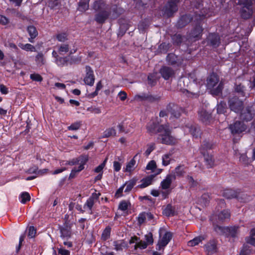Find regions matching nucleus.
<instances>
[{
  "mask_svg": "<svg viewBox=\"0 0 255 255\" xmlns=\"http://www.w3.org/2000/svg\"><path fill=\"white\" fill-rule=\"evenodd\" d=\"M93 8L96 11H99L95 17V20L99 23H103L108 18L115 19L119 15L116 6L111 8L109 5L102 0L96 1L93 4Z\"/></svg>",
  "mask_w": 255,
  "mask_h": 255,
  "instance_id": "1",
  "label": "nucleus"
},
{
  "mask_svg": "<svg viewBox=\"0 0 255 255\" xmlns=\"http://www.w3.org/2000/svg\"><path fill=\"white\" fill-rule=\"evenodd\" d=\"M157 131L159 133L157 138L158 142L167 145H173L177 143V139L171 134V129L168 124L160 125Z\"/></svg>",
  "mask_w": 255,
  "mask_h": 255,
  "instance_id": "2",
  "label": "nucleus"
},
{
  "mask_svg": "<svg viewBox=\"0 0 255 255\" xmlns=\"http://www.w3.org/2000/svg\"><path fill=\"white\" fill-rule=\"evenodd\" d=\"M219 78L215 73L211 74L207 80V88L210 90L213 95L218 96L221 94L223 89V83L221 82L219 83Z\"/></svg>",
  "mask_w": 255,
  "mask_h": 255,
  "instance_id": "3",
  "label": "nucleus"
},
{
  "mask_svg": "<svg viewBox=\"0 0 255 255\" xmlns=\"http://www.w3.org/2000/svg\"><path fill=\"white\" fill-rule=\"evenodd\" d=\"M255 0H239L238 3L242 5L241 16L245 19L249 18L253 14V5Z\"/></svg>",
  "mask_w": 255,
  "mask_h": 255,
  "instance_id": "4",
  "label": "nucleus"
},
{
  "mask_svg": "<svg viewBox=\"0 0 255 255\" xmlns=\"http://www.w3.org/2000/svg\"><path fill=\"white\" fill-rule=\"evenodd\" d=\"M230 212L228 210H224L220 212L218 215H212L210 220L212 222L214 228L219 226L218 224L221 223L229 219L230 218Z\"/></svg>",
  "mask_w": 255,
  "mask_h": 255,
  "instance_id": "5",
  "label": "nucleus"
},
{
  "mask_svg": "<svg viewBox=\"0 0 255 255\" xmlns=\"http://www.w3.org/2000/svg\"><path fill=\"white\" fill-rule=\"evenodd\" d=\"M215 231L219 233H226L228 237L235 238L239 232V227H223L216 226Z\"/></svg>",
  "mask_w": 255,
  "mask_h": 255,
  "instance_id": "6",
  "label": "nucleus"
},
{
  "mask_svg": "<svg viewBox=\"0 0 255 255\" xmlns=\"http://www.w3.org/2000/svg\"><path fill=\"white\" fill-rule=\"evenodd\" d=\"M204 16L202 15L200 16L199 21H198L197 24L192 29L190 33V37L191 38H195L196 40H198L201 38L202 35L203 28L202 26V21L203 20Z\"/></svg>",
  "mask_w": 255,
  "mask_h": 255,
  "instance_id": "7",
  "label": "nucleus"
},
{
  "mask_svg": "<svg viewBox=\"0 0 255 255\" xmlns=\"http://www.w3.org/2000/svg\"><path fill=\"white\" fill-rule=\"evenodd\" d=\"M228 104L230 109L236 113L240 112L243 108V102L236 96L230 98Z\"/></svg>",
  "mask_w": 255,
  "mask_h": 255,
  "instance_id": "8",
  "label": "nucleus"
},
{
  "mask_svg": "<svg viewBox=\"0 0 255 255\" xmlns=\"http://www.w3.org/2000/svg\"><path fill=\"white\" fill-rule=\"evenodd\" d=\"M100 195V193H93L84 205V209L85 210H88L91 214L93 213L92 208L95 203L98 200Z\"/></svg>",
  "mask_w": 255,
  "mask_h": 255,
  "instance_id": "9",
  "label": "nucleus"
},
{
  "mask_svg": "<svg viewBox=\"0 0 255 255\" xmlns=\"http://www.w3.org/2000/svg\"><path fill=\"white\" fill-rule=\"evenodd\" d=\"M160 122L161 121H159V119L157 117L152 119L147 125L146 128L147 131L152 134L158 133L157 129L158 127L160 126L159 125Z\"/></svg>",
  "mask_w": 255,
  "mask_h": 255,
  "instance_id": "10",
  "label": "nucleus"
},
{
  "mask_svg": "<svg viewBox=\"0 0 255 255\" xmlns=\"http://www.w3.org/2000/svg\"><path fill=\"white\" fill-rule=\"evenodd\" d=\"M252 107H247L246 109L241 110L240 119L243 121L248 122L252 120L254 115Z\"/></svg>",
  "mask_w": 255,
  "mask_h": 255,
  "instance_id": "11",
  "label": "nucleus"
},
{
  "mask_svg": "<svg viewBox=\"0 0 255 255\" xmlns=\"http://www.w3.org/2000/svg\"><path fill=\"white\" fill-rule=\"evenodd\" d=\"M86 75L84 81L86 85L92 86L94 85L95 82V76L94 71L89 66H86Z\"/></svg>",
  "mask_w": 255,
  "mask_h": 255,
  "instance_id": "12",
  "label": "nucleus"
},
{
  "mask_svg": "<svg viewBox=\"0 0 255 255\" xmlns=\"http://www.w3.org/2000/svg\"><path fill=\"white\" fill-rule=\"evenodd\" d=\"M72 225L69 224H65L62 226L59 227L60 237L63 239L70 238L72 235Z\"/></svg>",
  "mask_w": 255,
  "mask_h": 255,
  "instance_id": "13",
  "label": "nucleus"
},
{
  "mask_svg": "<svg viewBox=\"0 0 255 255\" xmlns=\"http://www.w3.org/2000/svg\"><path fill=\"white\" fill-rule=\"evenodd\" d=\"M230 128L232 133H240L246 129L247 126L242 122H236L230 126Z\"/></svg>",
  "mask_w": 255,
  "mask_h": 255,
  "instance_id": "14",
  "label": "nucleus"
},
{
  "mask_svg": "<svg viewBox=\"0 0 255 255\" xmlns=\"http://www.w3.org/2000/svg\"><path fill=\"white\" fill-rule=\"evenodd\" d=\"M160 99L159 97L153 96L145 93L136 95L134 97V100L138 101L147 100L149 102L157 101Z\"/></svg>",
  "mask_w": 255,
  "mask_h": 255,
  "instance_id": "15",
  "label": "nucleus"
},
{
  "mask_svg": "<svg viewBox=\"0 0 255 255\" xmlns=\"http://www.w3.org/2000/svg\"><path fill=\"white\" fill-rule=\"evenodd\" d=\"M241 193L237 191L231 189H226L223 191L222 195L227 199H232L236 198L240 200Z\"/></svg>",
  "mask_w": 255,
  "mask_h": 255,
  "instance_id": "16",
  "label": "nucleus"
},
{
  "mask_svg": "<svg viewBox=\"0 0 255 255\" xmlns=\"http://www.w3.org/2000/svg\"><path fill=\"white\" fill-rule=\"evenodd\" d=\"M172 238V234L170 232H166L161 239L159 241L158 246L159 249L165 247Z\"/></svg>",
  "mask_w": 255,
  "mask_h": 255,
  "instance_id": "17",
  "label": "nucleus"
},
{
  "mask_svg": "<svg viewBox=\"0 0 255 255\" xmlns=\"http://www.w3.org/2000/svg\"><path fill=\"white\" fill-rule=\"evenodd\" d=\"M160 73L165 80L169 79L174 75V70L171 68L167 66L162 67L160 70Z\"/></svg>",
  "mask_w": 255,
  "mask_h": 255,
  "instance_id": "18",
  "label": "nucleus"
},
{
  "mask_svg": "<svg viewBox=\"0 0 255 255\" xmlns=\"http://www.w3.org/2000/svg\"><path fill=\"white\" fill-rule=\"evenodd\" d=\"M175 180V175L172 174L167 175L165 179L161 182V186L163 189H168L172 182Z\"/></svg>",
  "mask_w": 255,
  "mask_h": 255,
  "instance_id": "19",
  "label": "nucleus"
},
{
  "mask_svg": "<svg viewBox=\"0 0 255 255\" xmlns=\"http://www.w3.org/2000/svg\"><path fill=\"white\" fill-rule=\"evenodd\" d=\"M206 252L208 255H212L217 251V244L215 241H211L205 245Z\"/></svg>",
  "mask_w": 255,
  "mask_h": 255,
  "instance_id": "20",
  "label": "nucleus"
},
{
  "mask_svg": "<svg viewBox=\"0 0 255 255\" xmlns=\"http://www.w3.org/2000/svg\"><path fill=\"white\" fill-rule=\"evenodd\" d=\"M184 132L186 133H190L193 136L197 137L199 134V129L192 125H187L184 128Z\"/></svg>",
  "mask_w": 255,
  "mask_h": 255,
  "instance_id": "21",
  "label": "nucleus"
},
{
  "mask_svg": "<svg viewBox=\"0 0 255 255\" xmlns=\"http://www.w3.org/2000/svg\"><path fill=\"white\" fill-rule=\"evenodd\" d=\"M162 214L166 217L174 216L176 214L175 207L168 204L165 207H163Z\"/></svg>",
  "mask_w": 255,
  "mask_h": 255,
  "instance_id": "22",
  "label": "nucleus"
},
{
  "mask_svg": "<svg viewBox=\"0 0 255 255\" xmlns=\"http://www.w3.org/2000/svg\"><path fill=\"white\" fill-rule=\"evenodd\" d=\"M208 43L213 46H218L220 44V37L218 34L210 33L207 37Z\"/></svg>",
  "mask_w": 255,
  "mask_h": 255,
  "instance_id": "23",
  "label": "nucleus"
},
{
  "mask_svg": "<svg viewBox=\"0 0 255 255\" xmlns=\"http://www.w3.org/2000/svg\"><path fill=\"white\" fill-rule=\"evenodd\" d=\"M155 177V175H149L141 180V184L138 185L139 188H144L152 184L153 179Z\"/></svg>",
  "mask_w": 255,
  "mask_h": 255,
  "instance_id": "24",
  "label": "nucleus"
},
{
  "mask_svg": "<svg viewBox=\"0 0 255 255\" xmlns=\"http://www.w3.org/2000/svg\"><path fill=\"white\" fill-rule=\"evenodd\" d=\"M27 31L30 36L28 38V41L30 42L33 43V39L38 35V31L36 27L33 25H29L27 27Z\"/></svg>",
  "mask_w": 255,
  "mask_h": 255,
  "instance_id": "25",
  "label": "nucleus"
},
{
  "mask_svg": "<svg viewBox=\"0 0 255 255\" xmlns=\"http://www.w3.org/2000/svg\"><path fill=\"white\" fill-rule=\"evenodd\" d=\"M204 147H202L200 149V152L202 154V156L200 158H204V159L207 160L209 158V153L204 149H211L213 145L209 142H206L203 145Z\"/></svg>",
  "mask_w": 255,
  "mask_h": 255,
  "instance_id": "26",
  "label": "nucleus"
},
{
  "mask_svg": "<svg viewBox=\"0 0 255 255\" xmlns=\"http://www.w3.org/2000/svg\"><path fill=\"white\" fill-rule=\"evenodd\" d=\"M86 160H81V163L78 167H75L71 171V172L69 175L70 178H74L77 173L80 172L84 168V165L86 164Z\"/></svg>",
  "mask_w": 255,
  "mask_h": 255,
  "instance_id": "27",
  "label": "nucleus"
},
{
  "mask_svg": "<svg viewBox=\"0 0 255 255\" xmlns=\"http://www.w3.org/2000/svg\"><path fill=\"white\" fill-rule=\"evenodd\" d=\"M137 181V179L134 177L132 178L131 180L126 182L123 186H124V188L126 187L125 189V192L128 193L129 192L133 186L136 184V183Z\"/></svg>",
  "mask_w": 255,
  "mask_h": 255,
  "instance_id": "28",
  "label": "nucleus"
},
{
  "mask_svg": "<svg viewBox=\"0 0 255 255\" xmlns=\"http://www.w3.org/2000/svg\"><path fill=\"white\" fill-rule=\"evenodd\" d=\"M35 62L37 66L41 67L46 63V59L42 52H38L35 58Z\"/></svg>",
  "mask_w": 255,
  "mask_h": 255,
  "instance_id": "29",
  "label": "nucleus"
},
{
  "mask_svg": "<svg viewBox=\"0 0 255 255\" xmlns=\"http://www.w3.org/2000/svg\"><path fill=\"white\" fill-rule=\"evenodd\" d=\"M192 19V18L189 15H184L181 16L178 20L177 24L179 27H182L185 26L186 24L189 23Z\"/></svg>",
  "mask_w": 255,
  "mask_h": 255,
  "instance_id": "30",
  "label": "nucleus"
},
{
  "mask_svg": "<svg viewBox=\"0 0 255 255\" xmlns=\"http://www.w3.org/2000/svg\"><path fill=\"white\" fill-rule=\"evenodd\" d=\"M90 0H80L78 3V10L84 12L89 8Z\"/></svg>",
  "mask_w": 255,
  "mask_h": 255,
  "instance_id": "31",
  "label": "nucleus"
},
{
  "mask_svg": "<svg viewBox=\"0 0 255 255\" xmlns=\"http://www.w3.org/2000/svg\"><path fill=\"white\" fill-rule=\"evenodd\" d=\"M18 46L22 49V50H25L26 51H30V52H35L36 48L35 47L29 43L23 44V43H19Z\"/></svg>",
  "mask_w": 255,
  "mask_h": 255,
  "instance_id": "32",
  "label": "nucleus"
},
{
  "mask_svg": "<svg viewBox=\"0 0 255 255\" xmlns=\"http://www.w3.org/2000/svg\"><path fill=\"white\" fill-rule=\"evenodd\" d=\"M171 107V105H169L167 107V111L168 113H170L172 116L175 118H178L180 116V113L178 111V109L181 110L180 108H178L177 106L173 105V107L171 111L169 110V109Z\"/></svg>",
  "mask_w": 255,
  "mask_h": 255,
  "instance_id": "33",
  "label": "nucleus"
},
{
  "mask_svg": "<svg viewBox=\"0 0 255 255\" xmlns=\"http://www.w3.org/2000/svg\"><path fill=\"white\" fill-rule=\"evenodd\" d=\"M111 232V228L110 226H108L106 227V228L104 230L102 235H101V240L103 241H106L110 238Z\"/></svg>",
  "mask_w": 255,
  "mask_h": 255,
  "instance_id": "34",
  "label": "nucleus"
},
{
  "mask_svg": "<svg viewBox=\"0 0 255 255\" xmlns=\"http://www.w3.org/2000/svg\"><path fill=\"white\" fill-rule=\"evenodd\" d=\"M136 166L137 164H136L135 160H130V161L127 164L125 171L131 173L135 169Z\"/></svg>",
  "mask_w": 255,
  "mask_h": 255,
  "instance_id": "35",
  "label": "nucleus"
},
{
  "mask_svg": "<svg viewBox=\"0 0 255 255\" xmlns=\"http://www.w3.org/2000/svg\"><path fill=\"white\" fill-rule=\"evenodd\" d=\"M113 245L116 251H122L125 247V243L123 240L116 241L114 242Z\"/></svg>",
  "mask_w": 255,
  "mask_h": 255,
  "instance_id": "36",
  "label": "nucleus"
},
{
  "mask_svg": "<svg viewBox=\"0 0 255 255\" xmlns=\"http://www.w3.org/2000/svg\"><path fill=\"white\" fill-rule=\"evenodd\" d=\"M116 134V131L114 128H111L107 129L104 132L103 137H109L111 136H115Z\"/></svg>",
  "mask_w": 255,
  "mask_h": 255,
  "instance_id": "37",
  "label": "nucleus"
},
{
  "mask_svg": "<svg viewBox=\"0 0 255 255\" xmlns=\"http://www.w3.org/2000/svg\"><path fill=\"white\" fill-rule=\"evenodd\" d=\"M227 109L226 103L224 102H221L217 106V110L218 114H224Z\"/></svg>",
  "mask_w": 255,
  "mask_h": 255,
  "instance_id": "38",
  "label": "nucleus"
},
{
  "mask_svg": "<svg viewBox=\"0 0 255 255\" xmlns=\"http://www.w3.org/2000/svg\"><path fill=\"white\" fill-rule=\"evenodd\" d=\"M203 238L201 237H197L193 239V240H191L189 241L187 245L189 247H193L195 246H196L199 244V243L202 242Z\"/></svg>",
  "mask_w": 255,
  "mask_h": 255,
  "instance_id": "39",
  "label": "nucleus"
},
{
  "mask_svg": "<svg viewBox=\"0 0 255 255\" xmlns=\"http://www.w3.org/2000/svg\"><path fill=\"white\" fill-rule=\"evenodd\" d=\"M155 148V144L154 143H150L147 145V149L144 152L143 157L147 158L150 153Z\"/></svg>",
  "mask_w": 255,
  "mask_h": 255,
  "instance_id": "40",
  "label": "nucleus"
},
{
  "mask_svg": "<svg viewBox=\"0 0 255 255\" xmlns=\"http://www.w3.org/2000/svg\"><path fill=\"white\" fill-rule=\"evenodd\" d=\"M68 62V59L66 57H59L57 59H55V63L59 66H63L66 64Z\"/></svg>",
  "mask_w": 255,
  "mask_h": 255,
  "instance_id": "41",
  "label": "nucleus"
},
{
  "mask_svg": "<svg viewBox=\"0 0 255 255\" xmlns=\"http://www.w3.org/2000/svg\"><path fill=\"white\" fill-rule=\"evenodd\" d=\"M20 202L22 204H25L27 201H29L30 196L28 193L24 192L22 193L20 196Z\"/></svg>",
  "mask_w": 255,
  "mask_h": 255,
  "instance_id": "42",
  "label": "nucleus"
},
{
  "mask_svg": "<svg viewBox=\"0 0 255 255\" xmlns=\"http://www.w3.org/2000/svg\"><path fill=\"white\" fill-rule=\"evenodd\" d=\"M199 115L201 120L203 122H205L207 121L210 118L211 116L206 111H201L199 112Z\"/></svg>",
  "mask_w": 255,
  "mask_h": 255,
  "instance_id": "43",
  "label": "nucleus"
},
{
  "mask_svg": "<svg viewBox=\"0 0 255 255\" xmlns=\"http://www.w3.org/2000/svg\"><path fill=\"white\" fill-rule=\"evenodd\" d=\"M177 57L174 54L170 53L168 54L166 59L168 63L171 65H174L176 63Z\"/></svg>",
  "mask_w": 255,
  "mask_h": 255,
  "instance_id": "44",
  "label": "nucleus"
},
{
  "mask_svg": "<svg viewBox=\"0 0 255 255\" xmlns=\"http://www.w3.org/2000/svg\"><path fill=\"white\" fill-rule=\"evenodd\" d=\"M250 248V247L249 246L244 245L241 251L240 255H250L251 250Z\"/></svg>",
  "mask_w": 255,
  "mask_h": 255,
  "instance_id": "45",
  "label": "nucleus"
},
{
  "mask_svg": "<svg viewBox=\"0 0 255 255\" xmlns=\"http://www.w3.org/2000/svg\"><path fill=\"white\" fill-rule=\"evenodd\" d=\"M69 45L68 44H61L58 48V52L60 54H62L66 53L69 51Z\"/></svg>",
  "mask_w": 255,
  "mask_h": 255,
  "instance_id": "46",
  "label": "nucleus"
},
{
  "mask_svg": "<svg viewBox=\"0 0 255 255\" xmlns=\"http://www.w3.org/2000/svg\"><path fill=\"white\" fill-rule=\"evenodd\" d=\"M30 78L34 81L41 82L43 80V78L39 74L34 73L30 75Z\"/></svg>",
  "mask_w": 255,
  "mask_h": 255,
  "instance_id": "47",
  "label": "nucleus"
},
{
  "mask_svg": "<svg viewBox=\"0 0 255 255\" xmlns=\"http://www.w3.org/2000/svg\"><path fill=\"white\" fill-rule=\"evenodd\" d=\"M147 244L145 241H140L137 243L134 246L135 249L139 248L140 249H145L147 247Z\"/></svg>",
  "mask_w": 255,
  "mask_h": 255,
  "instance_id": "48",
  "label": "nucleus"
},
{
  "mask_svg": "<svg viewBox=\"0 0 255 255\" xmlns=\"http://www.w3.org/2000/svg\"><path fill=\"white\" fill-rule=\"evenodd\" d=\"M146 219L145 212L140 213L137 217L138 224L139 225L142 224Z\"/></svg>",
  "mask_w": 255,
  "mask_h": 255,
  "instance_id": "49",
  "label": "nucleus"
},
{
  "mask_svg": "<svg viewBox=\"0 0 255 255\" xmlns=\"http://www.w3.org/2000/svg\"><path fill=\"white\" fill-rule=\"evenodd\" d=\"M156 168V163L154 160H150L146 166L147 170H151L152 172H154V170Z\"/></svg>",
  "mask_w": 255,
  "mask_h": 255,
  "instance_id": "50",
  "label": "nucleus"
},
{
  "mask_svg": "<svg viewBox=\"0 0 255 255\" xmlns=\"http://www.w3.org/2000/svg\"><path fill=\"white\" fill-rule=\"evenodd\" d=\"M203 161L202 164L207 168H212L215 165V160H203Z\"/></svg>",
  "mask_w": 255,
  "mask_h": 255,
  "instance_id": "51",
  "label": "nucleus"
},
{
  "mask_svg": "<svg viewBox=\"0 0 255 255\" xmlns=\"http://www.w3.org/2000/svg\"><path fill=\"white\" fill-rule=\"evenodd\" d=\"M145 240L147 245L152 244L153 242L152 234L151 233H149L145 235Z\"/></svg>",
  "mask_w": 255,
  "mask_h": 255,
  "instance_id": "52",
  "label": "nucleus"
},
{
  "mask_svg": "<svg viewBox=\"0 0 255 255\" xmlns=\"http://www.w3.org/2000/svg\"><path fill=\"white\" fill-rule=\"evenodd\" d=\"M67 35L65 33H59L56 35V38L59 41L64 42L67 40Z\"/></svg>",
  "mask_w": 255,
  "mask_h": 255,
  "instance_id": "53",
  "label": "nucleus"
},
{
  "mask_svg": "<svg viewBox=\"0 0 255 255\" xmlns=\"http://www.w3.org/2000/svg\"><path fill=\"white\" fill-rule=\"evenodd\" d=\"M106 161L107 160H104V162L102 163L95 168V171L98 173H103V170L105 166Z\"/></svg>",
  "mask_w": 255,
  "mask_h": 255,
  "instance_id": "54",
  "label": "nucleus"
},
{
  "mask_svg": "<svg viewBox=\"0 0 255 255\" xmlns=\"http://www.w3.org/2000/svg\"><path fill=\"white\" fill-rule=\"evenodd\" d=\"M183 173V167L181 166H179L175 169V172L173 175H175V177L176 176H180L182 175Z\"/></svg>",
  "mask_w": 255,
  "mask_h": 255,
  "instance_id": "55",
  "label": "nucleus"
},
{
  "mask_svg": "<svg viewBox=\"0 0 255 255\" xmlns=\"http://www.w3.org/2000/svg\"><path fill=\"white\" fill-rule=\"evenodd\" d=\"M244 90L245 87L241 84L236 85L235 87V91L239 93H241V95L243 96H245Z\"/></svg>",
  "mask_w": 255,
  "mask_h": 255,
  "instance_id": "56",
  "label": "nucleus"
},
{
  "mask_svg": "<svg viewBox=\"0 0 255 255\" xmlns=\"http://www.w3.org/2000/svg\"><path fill=\"white\" fill-rule=\"evenodd\" d=\"M87 111L96 114H98L101 113V110L99 108L93 106L88 108Z\"/></svg>",
  "mask_w": 255,
  "mask_h": 255,
  "instance_id": "57",
  "label": "nucleus"
},
{
  "mask_svg": "<svg viewBox=\"0 0 255 255\" xmlns=\"http://www.w3.org/2000/svg\"><path fill=\"white\" fill-rule=\"evenodd\" d=\"M36 233V231L34 227L33 226H30L28 229V236L30 238H32L35 237Z\"/></svg>",
  "mask_w": 255,
  "mask_h": 255,
  "instance_id": "58",
  "label": "nucleus"
},
{
  "mask_svg": "<svg viewBox=\"0 0 255 255\" xmlns=\"http://www.w3.org/2000/svg\"><path fill=\"white\" fill-rule=\"evenodd\" d=\"M59 3V0H49L48 4L51 8H54L55 7L57 6Z\"/></svg>",
  "mask_w": 255,
  "mask_h": 255,
  "instance_id": "59",
  "label": "nucleus"
},
{
  "mask_svg": "<svg viewBox=\"0 0 255 255\" xmlns=\"http://www.w3.org/2000/svg\"><path fill=\"white\" fill-rule=\"evenodd\" d=\"M81 124L79 123H76L72 124L68 127V129L71 130H75L78 129L80 127Z\"/></svg>",
  "mask_w": 255,
  "mask_h": 255,
  "instance_id": "60",
  "label": "nucleus"
},
{
  "mask_svg": "<svg viewBox=\"0 0 255 255\" xmlns=\"http://www.w3.org/2000/svg\"><path fill=\"white\" fill-rule=\"evenodd\" d=\"M119 208L122 211H126L128 208V204L126 201L121 202L119 206Z\"/></svg>",
  "mask_w": 255,
  "mask_h": 255,
  "instance_id": "61",
  "label": "nucleus"
},
{
  "mask_svg": "<svg viewBox=\"0 0 255 255\" xmlns=\"http://www.w3.org/2000/svg\"><path fill=\"white\" fill-rule=\"evenodd\" d=\"M9 22L8 19L2 15H0V23L2 25H6Z\"/></svg>",
  "mask_w": 255,
  "mask_h": 255,
  "instance_id": "62",
  "label": "nucleus"
},
{
  "mask_svg": "<svg viewBox=\"0 0 255 255\" xmlns=\"http://www.w3.org/2000/svg\"><path fill=\"white\" fill-rule=\"evenodd\" d=\"M58 252L61 255H70V253L68 250H67L63 248L58 249Z\"/></svg>",
  "mask_w": 255,
  "mask_h": 255,
  "instance_id": "63",
  "label": "nucleus"
},
{
  "mask_svg": "<svg viewBox=\"0 0 255 255\" xmlns=\"http://www.w3.org/2000/svg\"><path fill=\"white\" fill-rule=\"evenodd\" d=\"M247 243L255 247V238L248 237L246 238Z\"/></svg>",
  "mask_w": 255,
  "mask_h": 255,
  "instance_id": "64",
  "label": "nucleus"
}]
</instances>
